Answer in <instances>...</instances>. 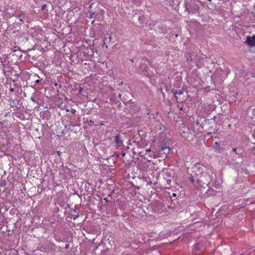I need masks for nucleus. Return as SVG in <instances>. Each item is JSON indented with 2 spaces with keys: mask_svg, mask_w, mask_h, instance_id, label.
<instances>
[{
  "mask_svg": "<svg viewBox=\"0 0 255 255\" xmlns=\"http://www.w3.org/2000/svg\"><path fill=\"white\" fill-rule=\"evenodd\" d=\"M246 43L249 46H254L255 45V35L253 36H248L247 37Z\"/></svg>",
  "mask_w": 255,
  "mask_h": 255,
  "instance_id": "obj_1",
  "label": "nucleus"
},
{
  "mask_svg": "<svg viewBox=\"0 0 255 255\" xmlns=\"http://www.w3.org/2000/svg\"><path fill=\"white\" fill-rule=\"evenodd\" d=\"M184 93V91L183 90H180L178 91H175L174 92V94L175 95V99L176 100V101L178 103L181 102V100L180 98V96L182 95Z\"/></svg>",
  "mask_w": 255,
  "mask_h": 255,
  "instance_id": "obj_2",
  "label": "nucleus"
},
{
  "mask_svg": "<svg viewBox=\"0 0 255 255\" xmlns=\"http://www.w3.org/2000/svg\"><path fill=\"white\" fill-rule=\"evenodd\" d=\"M114 140L117 147L121 146L123 144V141L121 139L120 134H117L115 136Z\"/></svg>",
  "mask_w": 255,
  "mask_h": 255,
  "instance_id": "obj_3",
  "label": "nucleus"
},
{
  "mask_svg": "<svg viewBox=\"0 0 255 255\" xmlns=\"http://www.w3.org/2000/svg\"><path fill=\"white\" fill-rule=\"evenodd\" d=\"M161 149L164 151V153L166 154L168 153L170 151L169 147L168 146L166 145L165 144L163 145L161 147Z\"/></svg>",
  "mask_w": 255,
  "mask_h": 255,
  "instance_id": "obj_4",
  "label": "nucleus"
},
{
  "mask_svg": "<svg viewBox=\"0 0 255 255\" xmlns=\"http://www.w3.org/2000/svg\"><path fill=\"white\" fill-rule=\"evenodd\" d=\"M187 60L190 62V61H191L192 60H195V59L192 58L191 56L189 55V57L187 58Z\"/></svg>",
  "mask_w": 255,
  "mask_h": 255,
  "instance_id": "obj_5",
  "label": "nucleus"
},
{
  "mask_svg": "<svg viewBox=\"0 0 255 255\" xmlns=\"http://www.w3.org/2000/svg\"><path fill=\"white\" fill-rule=\"evenodd\" d=\"M95 14V13H91L90 16H89L90 18H92L93 17V15Z\"/></svg>",
  "mask_w": 255,
  "mask_h": 255,
  "instance_id": "obj_6",
  "label": "nucleus"
},
{
  "mask_svg": "<svg viewBox=\"0 0 255 255\" xmlns=\"http://www.w3.org/2000/svg\"><path fill=\"white\" fill-rule=\"evenodd\" d=\"M46 7V4H44L42 6V9H44L45 8V7Z\"/></svg>",
  "mask_w": 255,
  "mask_h": 255,
  "instance_id": "obj_7",
  "label": "nucleus"
},
{
  "mask_svg": "<svg viewBox=\"0 0 255 255\" xmlns=\"http://www.w3.org/2000/svg\"><path fill=\"white\" fill-rule=\"evenodd\" d=\"M18 17H19V19L20 21H23L22 19L21 18V15H19Z\"/></svg>",
  "mask_w": 255,
  "mask_h": 255,
  "instance_id": "obj_8",
  "label": "nucleus"
},
{
  "mask_svg": "<svg viewBox=\"0 0 255 255\" xmlns=\"http://www.w3.org/2000/svg\"><path fill=\"white\" fill-rule=\"evenodd\" d=\"M171 180L170 179H168L167 180V182L168 184H169L170 183H171Z\"/></svg>",
  "mask_w": 255,
  "mask_h": 255,
  "instance_id": "obj_9",
  "label": "nucleus"
},
{
  "mask_svg": "<svg viewBox=\"0 0 255 255\" xmlns=\"http://www.w3.org/2000/svg\"><path fill=\"white\" fill-rule=\"evenodd\" d=\"M190 181H191L192 183L194 182V179L193 177L190 178Z\"/></svg>",
  "mask_w": 255,
  "mask_h": 255,
  "instance_id": "obj_10",
  "label": "nucleus"
},
{
  "mask_svg": "<svg viewBox=\"0 0 255 255\" xmlns=\"http://www.w3.org/2000/svg\"><path fill=\"white\" fill-rule=\"evenodd\" d=\"M61 151H57V154L59 156H60L61 155Z\"/></svg>",
  "mask_w": 255,
  "mask_h": 255,
  "instance_id": "obj_11",
  "label": "nucleus"
},
{
  "mask_svg": "<svg viewBox=\"0 0 255 255\" xmlns=\"http://www.w3.org/2000/svg\"><path fill=\"white\" fill-rule=\"evenodd\" d=\"M79 91L80 93H81L82 92V91H83V89L82 88H81L79 89Z\"/></svg>",
  "mask_w": 255,
  "mask_h": 255,
  "instance_id": "obj_12",
  "label": "nucleus"
},
{
  "mask_svg": "<svg viewBox=\"0 0 255 255\" xmlns=\"http://www.w3.org/2000/svg\"><path fill=\"white\" fill-rule=\"evenodd\" d=\"M146 151H148V152H149V151H151V148L147 149H146Z\"/></svg>",
  "mask_w": 255,
  "mask_h": 255,
  "instance_id": "obj_13",
  "label": "nucleus"
},
{
  "mask_svg": "<svg viewBox=\"0 0 255 255\" xmlns=\"http://www.w3.org/2000/svg\"><path fill=\"white\" fill-rule=\"evenodd\" d=\"M75 112H76L75 110H73V109L72 110V113H74Z\"/></svg>",
  "mask_w": 255,
  "mask_h": 255,
  "instance_id": "obj_14",
  "label": "nucleus"
},
{
  "mask_svg": "<svg viewBox=\"0 0 255 255\" xmlns=\"http://www.w3.org/2000/svg\"><path fill=\"white\" fill-rule=\"evenodd\" d=\"M236 150H237V149H236V148H233V151L234 152H236Z\"/></svg>",
  "mask_w": 255,
  "mask_h": 255,
  "instance_id": "obj_15",
  "label": "nucleus"
},
{
  "mask_svg": "<svg viewBox=\"0 0 255 255\" xmlns=\"http://www.w3.org/2000/svg\"><path fill=\"white\" fill-rule=\"evenodd\" d=\"M172 196L173 197H176V194L175 193H173L172 194Z\"/></svg>",
  "mask_w": 255,
  "mask_h": 255,
  "instance_id": "obj_16",
  "label": "nucleus"
},
{
  "mask_svg": "<svg viewBox=\"0 0 255 255\" xmlns=\"http://www.w3.org/2000/svg\"><path fill=\"white\" fill-rule=\"evenodd\" d=\"M104 200H106V201H107V202L108 201V199H107V198H105L104 199Z\"/></svg>",
  "mask_w": 255,
  "mask_h": 255,
  "instance_id": "obj_17",
  "label": "nucleus"
},
{
  "mask_svg": "<svg viewBox=\"0 0 255 255\" xmlns=\"http://www.w3.org/2000/svg\"><path fill=\"white\" fill-rule=\"evenodd\" d=\"M125 154H125V153H123V156H125Z\"/></svg>",
  "mask_w": 255,
  "mask_h": 255,
  "instance_id": "obj_18",
  "label": "nucleus"
},
{
  "mask_svg": "<svg viewBox=\"0 0 255 255\" xmlns=\"http://www.w3.org/2000/svg\"><path fill=\"white\" fill-rule=\"evenodd\" d=\"M36 82H37V83H38V82H39V80H37V81H36Z\"/></svg>",
  "mask_w": 255,
  "mask_h": 255,
  "instance_id": "obj_19",
  "label": "nucleus"
},
{
  "mask_svg": "<svg viewBox=\"0 0 255 255\" xmlns=\"http://www.w3.org/2000/svg\"><path fill=\"white\" fill-rule=\"evenodd\" d=\"M123 84V82H121V84H120V85H122Z\"/></svg>",
  "mask_w": 255,
  "mask_h": 255,
  "instance_id": "obj_20",
  "label": "nucleus"
},
{
  "mask_svg": "<svg viewBox=\"0 0 255 255\" xmlns=\"http://www.w3.org/2000/svg\"><path fill=\"white\" fill-rule=\"evenodd\" d=\"M130 61H131V62H133V60H132V59H131V60H130Z\"/></svg>",
  "mask_w": 255,
  "mask_h": 255,
  "instance_id": "obj_21",
  "label": "nucleus"
},
{
  "mask_svg": "<svg viewBox=\"0 0 255 255\" xmlns=\"http://www.w3.org/2000/svg\"><path fill=\"white\" fill-rule=\"evenodd\" d=\"M209 1H211V0H208Z\"/></svg>",
  "mask_w": 255,
  "mask_h": 255,
  "instance_id": "obj_22",
  "label": "nucleus"
}]
</instances>
